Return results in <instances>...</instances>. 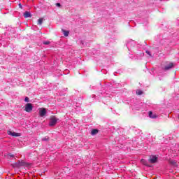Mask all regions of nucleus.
I'll list each match as a JSON object with an SVG mask.
<instances>
[{
  "label": "nucleus",
  "mask_w": 179,
  "mask_h": 179,
  "mask_svg": "<svg viewBox=\"0 0 179 179\" xmlns=\"http://www.w3.org/2000/svg\"><path fill=\"white\" fill-rule=\"evenodd\" d=\"M97 134H99V129H93L91 131V135L92 136L97 135Z\"/></svg>",
  "instance_id": "nucleus-8"
},
{
  "label": "nucleus",
  "mask_w": 179,
  "mask_h": 179,
  "mask_svg": "<svg viewBox=\"0 0 179 179\" xmlns=\"http://www.w3.org/2000/svg\"><path fill=\"white\" fill-rule=\"evenodd\" d=\"M13 166L14 167H23L24 166H27V163L24 162L23 160H21L14 163Z\"/></svg>",
  "instance_id": "nucleus-1"
},
{
  "label": "nucleus",
  "mask_w": 179,
  "mask_h": 179,
  "mask_svg": "<svg viewBox=\"0 0 179 179\" xmlns=\"http://www.w3.org/2000/svg\"><path fill=\"white\" fill-rule=\"evenodd\" d=\"M62 31L64 33L65 37H68L69 36V31L62 29Z\"/></svg>",
  "instance_id": "nucleus-9"
},
{
  "label": "nucleus",
  "mask_w": 179,
  "mask_h": 179,
  "mask_svg": "<svg viewBox=\"0 0 179 179\" xmlns=\"http://www.w3.org/2000/svg\"><path fill=\"white\" fill-rule=\"evenodd\" d=\"M19 8H20L22 9V4L21 3L19 4Z\"/></svg>",
  "instance_id": "nucleus-23"
},
{
  "label": "nucleus",
  "mask_w": 179,
  "mask_h": 179,
  "mask_svg": "<svg viewBox=\"0 0 179 179\" xmlns=\"http://www.w3.org/2000/svg\"><path fill=\"white\" fill-rule=\"evenodd\" d=\"M136 94H137V96H141V94H143V92L141 90H137L136 92Z\"/></svg>",
  "instance_id": "nucleus-10"
},
{
  "label": "nucleus",
  "mask_w": 179,
  "mask_h": 179,
  "mask_svg": "<svg viewBox=\"0 0 179 179\" xmlns=\"http://www.w3.org/2000/svg\"><path fill=\"white\" fill-rule=\"evenodd\" d=\"M24 101L26 102V103H29V101H30V100L29 99V97H25V99H24Z\"/></svg>",
  "instance_id": "nucleus-18"
},
{
  "label": "nucleus",
  "mask_w": 179,
  "mask_h": 179,
  "mask_svg": "<svg viewBox=\"0 0 179 179\" xmlns=\"http://www.w3.org/2000/svg\"><path fill=\"white\" fill-rule=\"evenodd\" d=\"M169 163H170V164H173V166H175V164H177V163L174 160H171L169 162Z\"/></svg>",
  "instance_id": "nucleus-16"
},
{
  "label": "nucleus",
  "mask_w": 179,
  "mask_h": 179,
  "mask_svg": "<svg viewBox=\"0 0 179 179\" xmlns=\"http://www.w3.org/2000/svg\"><path fill=\"white\" fill-rule=\"evenodd\" d=\"M9 157H14L13 155H8Z\"/></svg>",
  "instance_id": "nucleus-22"
},
{
  "label": "nucleus",
  "mask_w": 179,
  "mask_h": 179,
  "mask_svg": "<svg viewBox=\"0 0 179 179\" xmlns=\"http://www.w3.org/2000/svg\"><path fill=\"white\" fill-rule=\"evenodd\" d=\"M148 162L152 164L157 163V157H156V155H150L149 157Z\"/></svg>",
  "instance_id": "nucleus-3"
},
{
  "label": "nucleus",
  "mask_w": 179,
  "mask_h": 179,
  "mask_svg": "<svg viewBox=\"0 0 179 179\" xmlns=\"http://www.w3.org/2000/svg\"><path fill=\"white\" fill-rule=\"evenodd\" d=\"M12 136H20V134L19 133L13 132Z\"/></svg>",
  "instance_id": "nucleus-15"
},
{
  "label": "nucleus",
  "mask_w": 179,
  "mask_h": 179,
  "mask_svg": "<svg viewBox=\"0 0 179 179\" xmlns=\"http://www.w3.org/2000/svg\"><path fill=\"white\" fill-rule=\"evenodd\" d=\"M42 141H48V138L45 137V138H42Z\"/></svg>",
  "instance_id": "nucleus-21"
},
{
  "label": "nucleus",
  "mask_w": 179,
  "mask_h": 179,
  "mask_svg": "<svg viewBox=\"0 0 179 179\" xmlns=\"http://www.w3.org/2000/svg\"><path fill=\"white\" fill-rule=\"evenodd\" d=\"M45 114H47V110H45V108H43L39 111L40 117H44Z\"/></svg>",
  "instance_id": "nucleus-5"
},
{
  "label": "nucleus",
  "mask_w": 179,
  "mask_h": 179,
  "mask_svg": "<svg viewBox=\"0 0 179 179\" xmlns=\"http://www.w3.org/2000/svg\"><path fill=\"white\" fill-rule=\"evenodd\" d=\"M8 134L12 136L13 135V131H8Z\"/></svg>",
  "instance_id": "nucleus-19"
},
{
  "label": "nucleus",
  "mask_w": 179,
  "mask_h": 179,
  "mask_svg": "<svg viewBox=\"0 0 179 179\" xmlns=\"http://www.w3.org/2000/svg\"><path fill=\"white\" fill-rule=\"evenodd\" d=\"M141 163H142L144 166H149V165L148 164V162H147L146 160H145V159H142V160H141Z\"/></svg>",
  "instance_id": "nucleus-12"
},
{
  "label": "nucleus",
  "mask_w": 179,
  "mask_h": 179,
  "mask_svg": "<svg viewBox=\"0 0 179 179\" xmlns=\"http://www.w3.org/2000/svg\"><path fill=\"white\" fill-rule=\"evenodd\" d=\"M24 17L27 19V17H31V13H30V12L29 11H25L24 13Z\"/></svg>",
  "instance_id": "nucleus-7"
},
{
  "label": "nucleus",
  "mask_w": 179,
  "mask_h": 179,
  "mask_svg": "<svg viewBox=\"0 0 179 179\" xmlns=\"http://www.w3.org/2000/svg\"><path fill=\"white\" fill-rule=\"evenodd\" d=\"M43 18H39V19L38 20V24H39V25L43 24Z\"/></svg>",
  "instance_id": "nucleus-13"
},
{
  "label": "nucleus",
  "mask_w": 179,
  "mask_h": 179,
  "mask_svg": "<svg viewBox=\"0 0 179 179\" xmlns=\"http://www.w3.org/2000/svg\"><path fill=\"white\" fill-rule=\"evenodd\" d=\"M50 41H45V42H43V44H44L45 45H50Z\"/></svg>",
  "instance_id": "nucleus-17"
},
{
  "label": "nucleus",
  "mask_w": 179,
  "mask_h": 179,
  "mask_svg": "<svg viewBox=\"0 0 179 179\" xmlns=\"http://www.w3.org/2000/svg\"><path fill=\"white\" fill-rule=\"evenodd\" d=\"M146 54H148V55H149V57H150L151 58L153 57V55H152V53H150V52L149 50H146L145 51Z\"/></svg>",
  "instance_id": "nucleus-14"
},
{
  "label": "nucleus",
  "mask_w": 179,
  "mask_h": 179,
  "mask_svg": "<svg viewBox=\"0 0 179 179\" xmlns=\"http://www.w3.org/2000/svg\"><path fill=\"white\" fill-rule=\"evenodd\" d=\"M173 66H174V64L173 63H170L168 66H166L164 67V70L169 71V69H171V68H173Z\"/></svg>",
  "instance_id": "nucleus-6"
},
{
  "label": "nucleus",
  "mask_w": 179,
  "mask_h": 179,
  "mask_svg": "<svg viewBox=\"0 0 179 179\" xmlns=\"http://www.w3.org/2000/svg\"><path fill=\"white\" fill-rule=\"evenodd\" d=\"M56 6H58L59 8H61V3H56Z\"/></svg>",
  "instance_id": "nucleus-20"
},
{
  "label": "nucleus",
  "mask_w": 179,
  "mask_h": 179,
  "mask_svg": "<svg viewBox=\"0 0 179 179\" xmlns=\"http://www.w3.org/2000/svg\"><path fill=\"white\" fill-rule=\"evenodd\" d=\"M149 117H150V118H156V115H153V112L150 111L149 112Z\"/></svg>",
  "instance_id": "nucleus-11"
},
{
  "label": "nucleus",
  "mask_w": 179,
  "mask_h": 179,
  "mask_svg": "<svg viewBox=\"0 0 179 179\" xmlns=\"http://www.w3.org/2000/svg\"><path fill=\"white\" fill-rule=\"evenodd\" d=\"M58 122V118H57L55 116H51L50 117V122L49 123L50 127H54Z\"/></svg>",
  "instance_id": "nucleus-2"
},
{
  "label": "nucleus",
  "mask_w": 179,
  "mask_h": 179,
  "mask_svg": "<svg viewBox=\"0 0 179 179\" xmlns=\"http://www.w3.org/2000/svg\"><path fill=\"white\" fill-rule=\"evenodd\" d=\"M25 111L27 113H31L33 111V104L29 103L25 105Z\"/></svg>",
  "instance_id": "nucleus-4"
}]
</instances>
